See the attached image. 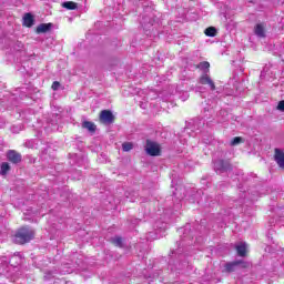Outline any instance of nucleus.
Here are the masks:
<instances>
[{"label": "nucleus", "mask_w": 284, "mask_h": 284, "mask_svg": "<svg viewBox=\"0 0 284 284\" xmlns=\"http://www.w3.org/2000/svg\"><path fill=\"white\" fill-rule=\"evenodd\" d=\"M34 239V231L32 229L22 227L18 231L14 236V243L23 245L24 243H30Z\"/></svg>", "instance_id": "nucleus-1"}, {"label": "nucleus", "mask_w": 284, "mask_h": 284, "mask_svg": "<svg viewBox=\"0 0 284 284\" xmlns=\"http://www.w3.org/2000/svg\"><path fill=\"white\" fill-rule=\"evenodd\" d=\"M145 152L150 156H159L161 154V148H159V144H156V142L148 140L145 145Z\"/></svg>", "instance_id": "nucleus-2"}, {"label": "nucleus", "mask_w": 284, "mask_h": 284, "mask_svg": "<svg viewBox=\"0 0 284 284\" xmlns=\"http://www.w3.org/2000/svg\"><path fill=\"white\" fill-rule=\"evenodd\" d=\"M200 83H201V85H209V88L212 92H214V90H216V84H214V80H212V78H210V75H207V73H204L200 78Z\"/></svg>", "instance_id": "nucleus-3"}, {"label": "nucleus", "mask_w": 284, "mask_h": 284, "mask_svg": "<svg viewBox=\"0 0 284 284\" xmlns=\"http://www.w3.org/2000/svg\"><path fill=\"white\" fill-rule=\"evenodd\" d=\"M100 121H102V123H113L114 122V115L112 114L111 111L109 110H103L100 114Z\"/></svg>", "instance_id": "nucleus-4"}, {"label": "nucleus", "mask_w": 284, "mask_h": 284, "mask_svg": "<svg viewBox=\"0 0 284 284\" xmlns=\"http://www.w3.org/2000/svg\"><path fill=\"white\" fill-rule=\"evenodd\" d=\"M214 169L216 172H227L230 170V163L223 161V160H217L214 162Z\"/></svg>", "instance_id": "nucleus-5"}, {"label": "nucleus", "mask_w": 284, "mask_h": 284, "mask_svg": "<svg viewBox=\"0 0 284 284\" xmlns=\"http://www.w3.org/2000/svg\"><path fill=\"white\" fill-rule=\"evenodd\" d=\"M7 159L8 161H10L11 163H21V154L17 153V151L10 150L7 153Z\"/></svg>", "instance_id": "nucleus-6"}, {"label": "nucleus", "mask_w": 284, "mask_h": 284, "mask_svg": "<svg viewBox=\"0 0 284 284\" xmlns=\"http://www.w3.org/2000/svg\"><path fill=\"white\" fill-rule=\"evenodd\" d=\"M243 264V262H231L225 264L224 266V272H226L227 274L232 273V272H236V270H239V266H241Z\"/></svg>", "instance_id": "nucleus-7"}, {"label": "nucleus", "mask_w": 284, "mask_h": 284, "mask_svg": "<svg viewBox=\"0 0 284 284\" xmlns=\"http://www.w3.org/2000/svg\"><path fill=\"white\" fill-rule=\"evenodd\" d=\"M275 161L280 168H284V153L281 149H275Z\"/></svg>", "instance_id": "nucleus-8"}, {"label": "nucleus", "mask_w": 284, "mask_h": 284, "mask_svg": "<svg viewBox=\"0 0 284 284\" xmlns=\"http://www.w3.org/2000/svg\"><path fill=\"white\" fill-rule=\"evenodd\" d=\"M254 33L260 39H264V37H265V24L264 23H257L254 28Z\"/></svg>", "instance_id": "nucleus-9"}, {"label": "nucleus", "mask_w": 284, "mask_h": 284, "mask_svg": "<svg viewBox=\"0 0 284 284\" xmlns=\"http://www.w3.org/2000/svg\"><path fill=\"white\" fill-rule=\"evenodd\" d=\"M52 30V23H41L37 27L38 34L50 32Z\"/></svg>", "instance_id": "nucleus-10"}, {"label": "nucleus", "mask_w": 284, "mask_h": 284, "mask_svg": "<svg viewBox=\"0 0 284 284\" xmlns=\"http://www.w3.org/2000/svg\"><path fill=\"white\" fill-rule=\"evenodd\" d=\"M275 214H277V216H278L276 222L280 223V225H284V206L276 207Z\"/></svg>", "instance_id": "nucleus-11"}, {"label": "nucleus", "mask_w": 284, "mask_h": 284, "mask_svg": "<svg viewBox=\"0 0 284 284\" xmlns=\"http://www.w3.org/2000/svg\"><path fill=\"white\" fill-rule=\"evenodd\" d=\"M23 26H26L27 28H32V26H34V18L32 17V14L27 13L23 17Z\"/></svg>", "instance_id": "nucleus-12"}, {"label": "nucleus", "mask_w": 284, "mask_h": 284, "mask_svg": "<svg viewBox=\"0 0 284 284\" xmlns=\"http://www.w3.org/2000/svg\"><path fill=\"white\" fill-rule=\"evenodd\" d=\"M236 252L239 254V256H245V252H247V244L246 243H239L236 244Z\"/></svg>", "instance_id": "nucleus-13"}, {"label": "nucleus", "mask_w": 284, "mask_h": 284, "mask_svg": "<svg viewBox=\"0 0 284 284\" xmlns=\"http://www.w3.org/2000/svg\"><path fill=\"white\" fill-rule=\"evenodd\" d=\"M10 265L12 267H17V265H21V254L17 253L9 260Z\"/></svg>", "instance_id": "nucleus-14"}, {"label": "nucleus", "mask_w": 284, "mask_h": 284, "mask_svg": "<svg viewBox=\"0 0 284 284\" xmlns=\"http://www.w3.org/2000/svg\"><path fill=\"white\" fill-rule=\"evenodd\" d=\"M82 128H84L85 130H89V132H94L97 130V125H94V123L90 121H84L82 123Z\"/></svg>", "instance_id": "nucleus-15"}, {"label": "nucleus", "mask_w": 284, "mask_h": 284, "mask_svg": "<svg viewBox=\"0 0 284 284\" xmlns=\"http://www.w3.org/2000/svg\"><path fill=\"white\" fill-rule=\"evenodd\" d=\"M62 7L65 8L67 10H77V3L72 1L63 2Z\"/></svg>", "instance_id": "nucleus-16"}, {"label": "nucleus", "mask_w": 284, "mask_h": 284, "mask_svg": "<svg viewBox=\"0 0 284 284\" xmlns=\"http://www.w3.org/2000/svg\"><path fill=\"white\" fill-rule=\"evenodd\" d=\"M204 34H206V37H214L216 34V28L209 27L205 29Z\"/></svg>", "instance_id": "nucleus-17"}, {"label": "nucleus", "mask_w": 284, "mask_h": 284, "mask_svg": "<svg viewBox=\"0 0 284 284\" xmlns=\"http://www.w3.org/2000/svg\"><path fill=\"white\" fill-rule=\"evenodd\" d=\"M112 243H114L116 247H123V237L115 236L112 239Z\"/></svg>", "instance_id": "nucleus-18"}, {"label": "nucleus", "mask_w": 284, "mask_h": 284, "mask_svg": "<svg viewBox=\"0 0 284 284\" xmlns=\"http://www.w3.org/2000/svg\"><path fill=\"white\" fill-rule=\"evenodd\" d=\"M197 68H199L200 70H204V72H207V70H210V62H207V61L200 62V63L197 64Z\"/></svg>", "instance_id": "nucleus-19"}, {"label": "nucleus", "mask_w": 284, "mask_h": 284, "mask_svg": "<svg viewBox=\"0 0 284 284\" xmlns=\"http://www.w3.org/2000/svg\"><path fill=\"white\" fill-rule=\"evenodd\" d=\"M8 172H10V164H8V162H3L1 164V174L6 175Z\"/></svg>", "instance_id": "nucleus-20"}, {"label": "nucleus", "mask_w": 284, "mask_h": 284, "mask_svg": "<svg viewBox=\"0 0 284 284\" xmlns=\"http://www.w3.org/2000/svg\"><path fill=\"white\" fill-rule=\"evenodd\" d=\"M133 148L134 145L132 144V142H125L122 144L123 152H130V150H132Z\"/></svg>", "instance_id": "nucleus-21"}, {"label": "nucleus", "mask_w": 284, "mask_h": 284, "mask_svg": "<svg viewBox=\"0 0 284 284\" xmlns=\"http://www.w3.org/2000/svg\"><path fill=\"white\" fill-rule=\"evenodd\" d=\"M241 143H243V138L241 136H236L231 141V145H239Z\"/></svg>", "instance_id": "nucleus-22"}, {"label": "nucleus", "mask_w": 284, "mask_h": 284, "mask_svg": "<svg viewBox=\"0 0 284 284\" xmlns=\"http://www.w3.org/2000/svg\"><path fill=\"white\" fill-rule=\"evenodd\" d=\"M52 90H54V91H57V90H59V88H61V83H59V81H54L53 83H52Z\"/></svg>", "instance_id": "nucleus-23"}, {"label": "nucleus", "mask_w": 284, "mask_h": 284, "mask_svg": "<svg viewBox=\"0 0 284 284\" xmlns=\"http://www.w3.org/2000/svg\"><path fill=\"white\" fill-rule=\"evenodd\" d=\"M277 110H280V112H284V100L278 102Z\"/></svg>", "instance_id": "nucleus-24"}, {"label": "nucleus", "mask_w": 284, "mask_h": 284, "mask_svg": "<svg viewBox=\"0 0 284 284\" xmlns=\"http://www.w3.org/2000/svg\"><path fill=\"white\" fill-rule=\"evenodd\" d=\"M187 99H190V93L184 92L183 95H181V100L182 101H187Z\"/></svg>", "instance_id": "nucleus-25"}, {"label": "nucleus", "mask_w": 284, "mask_h": 284, "mask_svg": "<svg viewBox=\"0 0 284 284\" xmlns=\"http://www.w3.org/2000/svg\"><path fill=\"white\" fill-rule=\"evenodd\" d=\"M207 112H209V114H212V112H213L212 108H205L204 106V114L207 113Z\"/></svg>", "instance_id": "nucleus-26"}, {"label": "nucleus", "mask_w": 284, "mask_h": 284, "mask_svg": "<svg viewBox=\"0 0 284 284\" xmlns=\"http://www.w3.org/2000/svg\"><path fill=\"white\" fill-rule=\"evenodd\" d=\"M266 72H267V71H266L265 68H264L263 71L261 72V75H260L261 79H265Z\"/></svg>", "instance_id": "nucleus-27"}, {"label": "nucleus", "mask_w": 284, "mask_h": 284, "mask_svg": "<svg viewBox=\"0 0 284 284\" xmlns=\"http://www.w3.org/2000/svg\"><path fill=\"white\" fill-rule=\"evenodd\" d=\"M195 92H201V87H196Z\"/></svg>", "instance_id": "nucleus-28"}, {"label": "nucleus", "mask_w": 284, "mask_h": 284, "mask_svg": "<svg viewBox=\"0 0 284 284\" xmlns=\"http://www.w3.org/2000/svg\"><path fill=\"white\" fill-rule=\"evenodd\" d=\"M11 131H12V132H18V131H17V126H12Z\"/></svg>", "instance_id": "nucleus-29"}, {"label": "nucleus", "mask_w": 284, "mask_h": 284, "mask_svg": "<svg viewBox=\"0 0 284 284\" xmlns=\"http://www.w3.org/2000/svg\"><path fill=\"white\" fill-rule=\"evenodd\" d=\"M205 119H210V116H207V114H204V120H205Z\"/></svg>", "instance_id": "nucleus-30"}, {"label": "nucleus", "mask_w": 284, "mask_h": 284, "mask_svg": "<svg viewBox=\"0 0 284 284\" xmlns=\"http://www.w3.org/2000/svg\"><path fill=\"white\" fill-rule=\"evenodd\" d=\"M172 187H174V179H172Z\"/></svg>", "instance_id": "nucleus-31"}, {"label": "nucleus", "mask_w": 284, "mask_h": 284, "mask_svg": "<svg viewBox=\"0 0 284 284\" xmlns=\"http://www.w3.org/2000/svg\"><path fill=\"white\" fill-rule=\"evenodd\" d=\"M174 196H179V193L174 192Z\"/></svg>", "instance_id": "nucleus-32"}, {"label": "nucleus", "mask_w": 284, "mask_h": 284, "mask_svg": "<svg viewBox=\"0 0 284 284\" xmlns=\"http://www.w3.org/2000/svg\"><path fill=\"white\" fill-rule=\"evenodd\" d=\"M154 239H159V236H155Z\"/></svg>", "instance_id": "nucleus-33"}]
</instances>
